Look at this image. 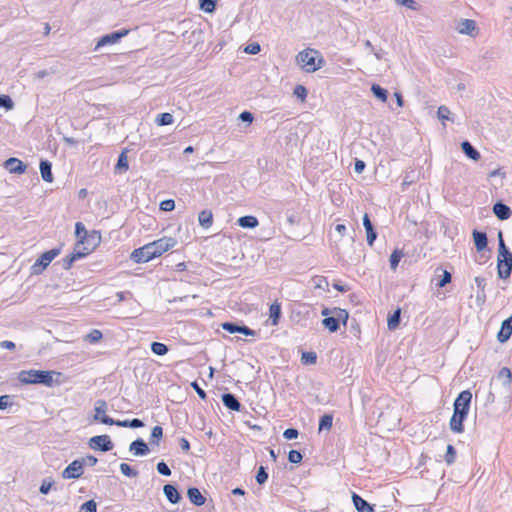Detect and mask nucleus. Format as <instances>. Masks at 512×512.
I'll return each mask as SVG.
<instances>
[{
	"mask_svg": "<svg viewBox=\"0 0 512 512\" xmlns=\"http://www.w3.org/2000/svg\"><path fill=\"white\" fill-rule=\"evenodd\" d=\"M60 376V373L56 371L46 370H22L18 374V380L20 383L28 384H43L47 387H52L59 382L54 380V376Z\"/></svg>",
	"mask_w": 512,
	"mask_h": 512,
	"instance_id": "f257e3e1",
	"label": "nucleus"
},
{
	"mask_svg": "<svg viewBox=\"0 0 512 512\" xmlns=\"http://www.w3.org/2000/svg\"><path fill=\"white\" fill-rule=\"evenodd\" d=\"M497 275L500 279L507 280L512 273V253L506 247L502 231L498 232Z\"/></svg>",
	"mask_w": 512,
	"mask_h": 512,
	"instance_id": "f03ea898",
	"label": "nucleus"
},
{
	"mask_svg": "<svg viewBox=\"0 0 512 512\" xmlns=\"http://www.w3.org/2000/svg\"><path fill=\"white\" fill-rule=\"evenodd\" d=\"M297 65L307 73H313L325 64V60L316 49L307 48L296 55Z\"/></svg>",
	"mask_w": 512,
	"mask_h": 512,
	"instance_id": "7ed1b4c3",
	"label": "nucleus"
},
{
	"mask_svg": "<svg viewBox=\"0 0 512 512\" xmlns=\"http://www.w3.org/2000/svg\"><path fill=\"white\" fill-rule=\"evenodd\" d=\"M59 253L60 249L54 248L41 254V256L31 266L32 274H41L53 259L59 255Z\"/></svg>",
	"mask_w": 512,
	"mask_h": 512,
	"instance_id": "20e7f679",
	"label": "nucleus"
},
{
	"mask_svg": "<svg viewBox=\"0 0 512 512\" xmlns=\"http://www.w3.org/2000/svg\"><path fill=\"white\" fill-rule=\"evenodd\" d=\"M156 257L157 255L155 250L150 243L135 249L130 256L131 260H133L135 263H145Z\"/></svg>",
	"mask_w": 512,
	"mask_h": 512,
	"instance_id": "39448f33",
	"label": "nucleus"
},
{
	"mask_svg": "<svg viewBox=\"0 0 512 512\" xmlns=\"http://www.w3.org/2000/svg\"><path fill=\"white\" fill-rule=\"evenodd\" d=\"M473 240L477 251L480 253V260H477L479 263H485V261L490 257L489 255H485V250L487 249V235L485 232H481L478 230H474L472 233Z\"/></svg>",
	"mask_w": 512,
	"mask_h": 512,
	"instance_id": "423d86ee",
	"label": "nucleus"
},
{
	"mask_svg": "<svg viewBox=\"0 0 512 512\" xmlns=\"http://www.w3.org/2000/svg\"><path fill=\"white\" fill-rule=\"evenodd\" d=\"M113 442L108 435H98L90 438L89 447L93 450L107 452L113 449Z\"/></svg>",
	"mask_w": 512,
	"mask_h": 512,
	"instance_id": "0eeeda50",
	"label": "nucleus"
},
{
	"mask_svg": "<svg viewBox=\"0 0 512 512\" xmlns=\"http://www.w3.org/2000/svg\"><path fill=\"white\" fill-rule=\"evenodd\" d=\"M471 399H472V394L470 391H468V390L462 391L454 401V404H453L454 411L463 413V414H468Z\"/></svg>",
	"mask_w": 512,
	"mask_h": 512,
	"instance_id": "6e6552de",
	"label": "nucleus"
},
{
	"mask_svg": "<svg viewBox=\"0 0 512 512\" xmlns=\"http://www.w3.org/2000/svg\"><path fill=\"white\" fill-rule=\"evenodd\" d=\"M128 33H129V30L123 29V30L112 32L110 34H106V35L102 36L98 40L95 50H98L99 48H101L103 46L116 44L120 39L127 36Z\"/></svg>",
	"mask_w": 512,
	"mask_h": 512,
	"instance_id": "1a4fd4ad",
	"label": "nucleus"
},
{
	"mask_svg": "<svg viewBox=\"0 0 512 512\" xmlns=\"http://www.w3.org/2000/svg\"><path fill=\"white\" fill-rule=\"evenodd\" d=\"M83 474V467L79 459L72 461L63 471V479H78Z\"/></svg>",
	"mask_w": 512,
	"mask_h": 512,
	"instance_id": "9d476101",
	"label": "nucleus"
},
{
	"mask_svg": "<svg viewBox=\"0 0 512 512\" xmlns=\"http://www.w3.org/2000/svg\"><path fill=\"white\" fill-rule=\"evenodd\" d=\"M176 240L172 237H163L150 244L153 246L157 257L176 245Z\"/></svg>",
	"mask_w": 512,
	"mask_h": 512,
	"instance_id": "9b49d317",
	"label": "nucleus"
},
{
	"mask_svg": "<svg viewBox=\"0 0 512 512\" xmlns=\"http://www.w3.org/2000/svg\"><path fill=\"white\" fill-rule=\"evenodd\" d=\"M4 167L12 174H23L26 165L18 158L11 157L4 162Z\"/></svg>",
	"mask_w": 512,
	"mask_h": 512,
	"instance_id": "f8f14e48",
	"label": "nucleus"
},
{
	"mask_svg": "<svg viewBox=\"0 0 512 512\" xmlns=\"http://www.w3.org/2000/svg\"><path fill=\"white\" fill-rule=\"evenodd\" d=\"M455 29L459 34L473 36V32L476 30V23L471 19H462L457 23Z\"/></svg>",
	"mask_w": 512,
	"mask_h": 512,
	"instance_id": "ddd939ff",
	"label": "nucleus"
},
{
	"mask_svg": "<svg viewBox=\"0 0 512 512\" xmlns=\"http://www.w3.org/2000/svg\"><path fill=\"white\" fill-rule=\"evenodd\" d=\"M512 335V315L502 322L501 329L498 332L497 339L500 343L508 341Z\"/></svg>",
	"mask_w": 512,
	"mask_h": 512,
	"instance_id": "4468645a",
	"label": "nucleus"
},
{
	"mask_svg": "<svg viewBox=\"0 0 512 512\" xmlns=\"http://www.w3.org/2000/svg\"><path fill=\"white\" fill-rule=\"evenodd\" d=\"M129 451L134 456H145L149 453V447L141 438L136 439L129 445Z\"/></svg>",
	"mask_w": 512,
	"mask_h": 512,
	"instance_id": "2eb2a0df",
	"label": "nucleus"
},
{
	"mask_svg": "<svg viewBox=\"0 0 512 512\" xmlns=\"http://www.w3.org/2000/svg\"><path fill=\"white\" fill-rule=\"evenodd\" d=\"M467 414L454 411L450 419V429L454 433H462L464 431L463 421L466 419Z\"/></svg>",
	"mask_w": 512,
	"mask_h": 512,
	"instance_id": "dca6fc26",
	"label": "nucleus"
},
{
	"mask_svg": "<svg viewBox=\"0 0 512 512\" xmlns=\"http://www.w3.org/2000/svg\"><path fill=\"white\" fill-rule=\"evenodd\" d=\"M352 501H353V504L355 506V509L358 512H375L374 511V506L369 504L366 500L361 498L356 493L352 494Z\"/></svg>",
	"mask_w": 512,
	"mask_h": 512,
	"instance_id": "f3484780",
	"label": "nucleus"
},
{
	"mask_svg": "<svg viewBox=\"0 0 512 512\" xmlns=\"http://www.w3.org/2000/svg\"><path fill=\"white\" fill-rule=\"evenodd\" d=\"M493 212L499 220H507L511 217L512 211L509 206L502 202H497L493 206Z\"/></svg>",
	"mask_w": 512,
	"mask_h": 512,
	"instance_id": "a211bd4d",
	"label": "nucleus"
},
{
	"mask_svg": "<svg viewBox=\"0 0 512 512\" xmlns=\"http://www.w3.org/2000/svg\"><path fill=\"white\" fill-rule=\"evenodd\" d=\"M363 226L367 234V243L368 245L372 246L377 237V234L374 231L373 225L367 213H365L363 216Z\"/></svg>",
	"mask_w": 512,
	"mask_h": 512,
	"instance_id": "6ab92c4d",
	"label": "nucleus"
},
{
	"mask_svg": "<svg viewBox=\"0 0 512 512\" xmlns=\"http://www.w3.org/2000/svg\"><path fill=\"white\" fill-rule=\"evenodd\" d=\"M187 496L189 500L196 506H202L206 502V498L202 495L200 490L195 487H191L187 490Z\"/></svg>",
	"mask_w": 512,
	"mask_h": 512,
	"instance_id": "aec40b11",
	"label": "nucleus"
},
{
	"mask_svg": "<svg viewBox=\"0 0 512 512\" xmlns=\"http://www.w3.org/2000/svg\"><path fill=\"white\" fill-rule=\"evenodd\" d=\"M328 313H329V310L327 308L322 311L323 316H327ZM322 324L330 332H336L339 329V319L336 317H325L322 320Z\"/></svg>",
	"mask_w": 512,
	"mask_h": 512,
	"instance_id": "412c9836",
	"label": "nucleus"
},
{
	"mask_svg": "<svg viewBox=\"0 0 512 512\" xmlns=\"http://www.w3.org/2000/svg\"><path fill=\"white\" fill-rule=\"evenodd\" d=\"M163 492H164L165 497L167 498V500L170 503L176 504L179 502L180 494L175 486H173L171 484H166L163 487Z\"/></svg>",
	"mask_w": 512,
	"mask_h": 512,
	"instance_id": "4be33fe9",
	"label": "nucleus"
},
{
	"mask_svg": "<svg viewBox=\"0 0 512 512\" xmlns=\"http://www.w3.org/2000/svg\"><path fill=\"white\" fill-rule=\"evenodd\" d=\"M222 402L224 406L233 411H240L241 404L237 398L231 393H225L222 395Z\"/></svg>",
	"mask_w": 512,
	"mask_h": 512,
	"instance_id": "5701e85b",
	"label": "nucleus"
},
{
	"mask_svg": "<svg viewBox=\"0 0 512 512\" xmlns=\"http://www.w3.org/2000/svg\"><path fill=\"white\" fill-rule=\"evenodd\" d=\"M94 411H95V415L93 417L94 421H97V422H101L102 423V419L107 411V403L105 400H102V399H99L95 402L94 404Z\"/></svg>",
	"mask_w": 512,
	"mask_h": 512,
	"instance_id": "b1692460",
	"label": "nucleus"
},
{
	"mask_svg": "<svg viewBox=\"0 0 512 512\" xmlns=\"http://www.w3.org/2000/svg\"><path fill=\"white\" fill-rule=\"evenodd\" d=\"M52 165L47 160H42L40 162V173L41 177L45 182L51 183L53 182V174H52Z\"/></svg>",
	"mask_w": 512,
	"mask_h": 512,
	"instance_id": "393cba45",
	"label": "nucleus"
},
{
	"mask_svg": "<svg viewBox=\"0 0 512 512\" xmlns=\"http://www.w3.org/2000/svg\"><path fill=\"white\" fill-rule=\"evenodd\" d=\"M461 148L468 158L474 161H478L480 159V153L471 145L470 142L463 141L461 143Z\"/></svg>",
	"mask_w": 512,
	"mask_h": 512,
	"instance_id": "a878e982",
	"label": "nucleus"
},
{
	"mask_svg": "<svg viewBox=\"0 0 512 512\" xmlns=\"http://www.w3.org/2000/svg\"><path fill=\"white\" fill-rule=\"evenodd\" d=\"M198 221L203 228H210L213 223V214L210 210H203L198 215Z\"/></svg>",
	"mask_w": 512,
	"mask_h": 512,
	"instance_id": "bb28decb",
	"label": "nucleus"
},
{
	"mask_svg": "<svg viewBox=\"0 0 512 512\" xmlns=\"http://www.w3.org/2000/svg\"><path fill=\"white\" fill-rule=\"evenodd\" d=\"M238 225L242 228H256L259 224L258 219L255 216L247 215L242 216L238 220Z\"/></svg>",
	"mask_w": 512,
	"mask_h": 512,
	"instance_id": "cd10ccee",
	"label": "nucleus"
},
{
	"mask_svg": "<svg viewBox=\"0 0 512 512\" xmlns=\"http://www.w3.org/2000/svg\"><path fill=\"white\" fill-rule=\"evenodd\" d=\"M497 379L500 380L504 387H509L512 381V373L508 367L500 369L497 375Z\"/></svg>",
	"mask_w": 512,
	"mask_h": 512,
	"instance_id": "c85d7f7f",
	"label": "nucleus"
},
{
	"mask_svg": "<svg viewBox=\"0 0 512 512\" xmlns=\"http://www.w3.org/2000/svg\"><path fill=\"white\" fill-rule=\"evenodd\" d=\"M281 314V306L279 303L275 302L270 305L269 308V316L272 320V324L276 325L278 323L279 317Z\"/></svg>",
	"mask_w": 512,
	"mask_h": 512,
	"instance_id": "c756f323",
	"label": "nucleus"
},
{
	"mask_svg": "<svg viewBox=\"0 0 512 512\" xmlns=\"http://www.w3.org/2000/svg\"><path fill=\"white\" fill-rule=\"evenodd\" d=\"M173 121H174V117L170 113H161V114L157 115V117L155 119V123L158 126L170 125L173 123Z\"/></svg>",
	"mask_w": 512,
	"mask_h": 512,
	"instance_id": "7c9ffc66",
	"label": "nucleus"
},
{
	"mask_svg": "<svg viewBox=\"0 0 512 512\" xmlns=\"http://www.w3.org/2000/svg\"><path fill=\"white\" fill-rule=\"evenodd\" d=\"M403 256H404L403 251H401L399 249H395L392 252V254L390 255V259H389L390 267L392 270L395 271L397 269L398 264Z\"/></svg>",
	"mask_w": 512,
	"mask_h": 512,
	"instance_id": "2f4dec72",
	"label": "nucleus"
},
{
	"mask_svg": "<svg viewBox=\"0 0 512 512\" xmlns=\"http://www.w3.org/2000/svg\"><path fill=\"white\" fill-rule=\"evenodd\" d=\"M333 424V416L331 414H325L320 418L319 421V432L323 430H330Z\"/></svg>",
	"mask_w": 512,
	"mask_h": 512,
	"instance_id": "473e14b6",
	"label": "nucleus"
},
{
	"mask_svg": "<svg viewBox=\"0 0 512 512\" xmlns=\"http://www.w3.org/2000/svg\"><path fill=\"white\" fill-rule=\"evenodd\" d=\"M371 91L376 98L380 101L385 102L387 100V90L380 87L379 85L373 84L371 87Z\"/></svg>",
	"mask_w": 512,
	"mask_h": 512,
	"instance_id": "72a5a7b5",
	"label": "nucleus"
},
{
	"mask_svg": "<svg viewBox=\"0 0 512 512\" xmlns=\"http://www.w3.org/2000/svg\"><path fill=\"white\" fill-rule=\"evenodd\" d=\"M151 350L154 354L158 355V356H163L165 354H167L168 352V347L166 344L164 343H161V342H153L151 344Z\"/></svg>",
	"mask_w": 512,
	"mask_h": 512,
	"instance_id": "f704fd0d",
	"label": "nucleus"
},
{
	"mask_svg": "<svg viewBox=\"0 0 512 512\" xmlns=\"http://www.w3.org/2000/svg\"><path fill=\"white\" fill-rule=\"evenodd\" d=\"M130 420H114L109 416H104L102 419V423L105 425H116L119 427H129Z\"/></svg>",
	"mask_w": 512,
	"mask_h": 512,
	"instance_id": "c9c22d12",
	"label": "nucleus"
},
{
	"mask_svg": "<svg viewBox=\"0 0 512 512\" xmlns=\"http://www.w3.org/2000/svg\"><path fill=\"white\" fill-rule=\"evenodd\" d=\"M128 168H129V165H128L127 155H126V152L123 151L118 157L116 169L119 171H121V170L127 171Z\"/></svg>",
	"mask_w": 512,
	"mask_h": 512,
	"instance_id": "e433bc0d",
	"label": "nucleus"
},
{
	"mask_svg": "<svg viewBox=\"0 0 512 512\" xmlns=\"http://www.w3.org/2000/svg\"><path fill=\"white\" fill-rule=\"evenodd\" d=\"M301 361L305 365L315 364L317 361V355L315 352H303L301 356Z\"/></svg>",
	"mask_w": 512,
	"mask_h": 512,
	"instance_id": "4c0bfd02",
	"label": "nucleus"
},
{
	"mask_svg": "<svg viewBox=\"0 0 512 512\" xmlns=\"http://www.w3.org/2000/svg\"><path fill=\"white\" fill-rule=\"evenodd\" d=\"M119 468L121 473L126 477L135 478L138 476V472L131 468L127 463H121Z\"/></svg>",
	"mask_w": 512,
	"mask_h": 512,
	"instance_id": "58836bf2",
	"label": "nucleus"
},
{
	"mask_svg": "<svg viewBox=\"0 0 512 512\" xmlns=\"http://www.w3.org/2000/svg\"><path fill=\"white\" fill-rule=\"evenodd\" d=\"M102 332L98 329H93L90 333L85 336V340L90 343H97L102 339Z\"/></svg>",
	"mask_w": 512,
	"mask_h": 512,
	"instance_id": "ea45409f",
	"label": "nucleus"
},
{
	"mask_svg": "<svg viewBox=\"0 0 512 512\" xmlns=\"http://www.w3.org/2000/svg\"><path fill=\"white\" fill-rule=\"evenodd\" d=\"M217 0H200V8L207 13L215 10Z\"/></svg>",
	"mask_w": 512,
	"mask_h": 512,
	"instance_id": "a19ab883",
	"label": "nucleus"
},
{
	"mask_svg": "<svg viewBox=\"0 0 512 512\" xmlns=\"http://www.w3.org/2000/svg\"><path fill=\"white\" fill-rule=\"evenodd\" d=\"M163 436V429L161 426H155L151 431V443L152 444H159V440Z\"/></svg>",
	"mask_w": 512,
	"mask_h": 512,
	"instance_id": "79ce46f5",
	"label": "nucleus"
},
{
	"mask_svg": "<svg viewBox=\"0 0 512 512\" xmlns=\"http://www.w3.org/2000/svg\"><path fill=\"white\" fill-rule=\"evenodd\" d=\"M400 310H396L389 318H388V328L390 330L395 329L400 322Z\"/></svg>",
	"mask_w": 512,
	"mask_h": 512,
	"instance_id": "37998d69",
	"label": "nucleus"
},
{
	"mask_svg": "<svg viewBox=\"0 0 512 512\" xmlns=\"http://www.w3.org/2000/svg\"><path fill=\"white\" fill-rule=\"evenodd\" d=\"M75 234H76V237L80 239V243L83 244L84 238L87 235V230H86L85 226L83 225V223L77 222L75 224Z\"/></svg>",
	"mask_w": 512,
	"mask_h": 512,
	"instance_id": "c03bdc74",
	"label": "nucleus"
},
{
	"mask_svg": "<svg viewBox=\"0 0 512 512\" xmlns=\"http://www.w3.org/2000/svg\"><path fill=\"white\" fill-rule=\"evenodd\" d=\"M456 459V450L452 445H447V450L445 454V462L448 465H451L455 462Z\"/></svg>",
	"mask_w": 512,
	"mask_h": 512,
	"instance_id": "a18cd8bd",
	"label": "nucleus"
},
{
	"mask_svg": "<svg viewBox=\"0 0 512 512\" xmlns=\"http://www.w3.org/2000/svg\"><path fill=\"white\" fill-rule=\"evenodd\" d=\"M437 115H438V118L442 121H444V120L453 121V119L450 118L451 112H450L449 108L444 105L440 106L438 108Z\"/></svg>",
	"mask_w": 512,
	"mask_h": 512,
	"instance_id": "49530a36",
	"label": "nucleus"
},
{
	"mask_svg": "<svg viewBox=\"0 0 512 512\" xmlns=\"http://www.w3.org/2000/svg\"><path fill=\"white\" fill-rule=\"evenodd\" d=\"M97 504L94 500H89L83 503L80 507V512H96Z\"/></svg>",
	"mask_w": 512,
	"mask_h": 512,
	"instance_id": "de8ad7c7",
	"label": "nucleus"
},
{
	"mask_svg": "<svg viewBox=\"0 0 512 512\" xmlns=\"http://www.w3.org/2000/svg\"><path fill=\"white\" fill-rule=\"evenodd\" d=\"M313 282H314L315 288L323 289V290H326L329 285L327 279L322 276H316L315 278H313Z\"/></svg>",
	"mask_w": 512,
	"mask_h": 512,
	"instance_id": "09e8293b",
	"label": "nucleus"
},
{
	"mask_svg": "<svg viewBox=\"0 0 512 512\" xmlns=\"http://www.w3.org/2000/svg\"><path fill=\"white\" fill-rule=\"evenodd\" d=\"M156 469H157V472L160 474V475H163V476H170L171 475V469L169 468V466L161 461V462H158L157 465H156Z\"/></svg>",
	"mask_w": 512,
	"mask_h": 512,
	"instance_id": "8fccbe9b",
	"label": "nucleus"
},
{
	"mask_svg": "<svg viewBox=\"0 0 512 512\" xmlns=\"http://www.w3.org/2000/svg\"><path fill=\"white\" fill-rule=\"evenodd\" d=\"M14 104L10 96L8 95H0V107L5 108L6 110H11Z\"/></svg>",
	"mask_w": 512,
	"mask_h": 512,
	"instance_id": "3c124183",
	"label": "nucleus"
},
{
	"mask_svg": "<svg viewBox=\"0 0 512 512\" xmlns=\"http://www.w3.org/2000/svg\"><path fill=\"white\" fill-rule=\"evenodd\" d=\"M79 461L81 462L83 468L84 466H95L98 462L97 458L93 455L82 457L79 459Z\"/></svg>",
	"mask_w": 512,
	"mask_h": 512,
	"instance_id": "603ef678",
	"label": "nucleus"
},
{
	"mask_svg": "<svg viewBox=\"0 0 512 512\" xmlns=\"http://www.w3.org/2000/svg\"><path fill=\"white\" fill-rule=\"evenodd\" d=\"M302 454L297 450H291L288 453V460L293 464L300 463L302 461Z\"/></svg>",
	"mask_w": 512,
	"mask_h": 512,
	"instance_id": "864d4df0",
	"label": "nucleus"
},
{
	"mask_svg": "<svg viewBox=\"0 0 512 512\" xmlns=\"http://www.w3.org/2000/svg\"><path fill=\"white\" fill-rule=\"evenodd\" d=\"M267 479L268 473L266 472L265 468L261 466L256 474V481L258 484L262 485L267 481Z\"/></svg>",
	"mask_w": 512,
	"mask_h": 512,
	"instance_id": "5fc2aeb1",
	"label": "nucleus"
},
{
	"mask_svg": "<svg viewBox=\"0 0 512 512\" xmlns=\"http://www.w3.org/2000/svg\"><path fill=\"white\" fill-rule=\"evenodd\" d=\"M294 95L304 101L307 97V89L302 85H297L294 89Z\"/></svg>",
	"mask_w": 512,
	"mask_h": 512,
	"instance_id": "6e6d98bb",
	"label": "nucleus"
},
{
	"mask_svg": "<svg viewBox=\"0 0 512 512\" xmlns=\"http://www.w3.org/2000/svg\"><path fill=\"white\" fill-rule=\"evenodd\" d=\"M222 328L225 331L233 334V333H239L240 325H237V324L231 323V322H225L222 324Z\"/></svg>",
	"mask_w": 512,
	"mask_h": 512,
	"instance_id": "4d7b16f0",
	"label": "nucleus"
},
{
	"mask_svg": "<svg viewBox=\"0 0 512 512\" xmlns=\"http://www.w3.org/2000/svg\"><path fill=\"white\" fill-rule=\"evenodd\" d=\"M12 406V396L2 395L0 396V410H5Z\"/></svg>",
	"mask_w": 512,
	"mask_h": 512,
	"instance_id": "13d9d810",
	"label": "nucleus"
},
{
	"mask_svg": "<svg viewBox=\"0 0 512 512\" xmlns=\"http://www.w3.org/2000/svg\"><path fill=\"white\" fill-rule=\"evenodd\" d=\"M396 2V4L398 5H401V6H405L411 10H417L418 7H417V3L415 0H394Z\"/></svg>",
	"mask_w": 512,
	"mask_h": 512,
	"instance_id": "bf43d9fd",
	"label": "nucleus"
},
{
	"mask_svg": "<svg viewBox=\"0 0 512 512\" xmlns=\"http://www.w3.org/2000/svg\"><path fill=\"white\" fill-rule=\"evenodd\" d=\"M174 208H175V202L172 199H167L160 203V209L162 211H172Z\"/></svg>",
	"mask_w": 512,
	"mask_h": 512,
	"instance_id": "052dcab7",
	"label": "nucleus"
},
{
	"mask_svg": "<svg viewBox=\"0 0 512 512\" xmlns=\"http://www.w3.org/2000/svg\"><path fill=\"white\" fill-rule=\"evenodd\" d=\"M476 305L481 308L486 302V293L485 291L478 290L475 296Z\"/></svg>",
	"mask_w": 512,
	"mask_h": 512,
	"instance_id": "680f3d73",
	"label": "nucleus"
},
{
	"mask_svg": "<svg viewBox=\"0 0 512 512\" xmlns=\"http://www.w3.org/2000/svg\"><path fill=\"white\" fill-rule=\"evenodd\" d=\"M451 274L450 272L444 270L443 271V275H442V278L440 279V281L437 283V286L442 288L444 287L445 285H447L448 283L451 282Z\"/></svg>",
	"mask_w": 512,
	"mask_h": 512,
	"instance_id": "e2e57ef3",
	"label": "nucleus"
},
{
	"mask_svg": "<svg viewBox=\"0 0 512 512\" xmlns=\"http://www.w3.org/2000/svg\"><path fill=\"white\" fill-rule=\"evenodd\" d=\"M298 430L294 428H288L284 431L283 436L287 440L295 439L298 437Z\"/></svg>",
	"mask_w": 512,
	"mask_h": 512,
	"instance_id": "0e129e2a",
	"label": "nucleus"
},
{
	"mask_svg": "<svg viewBox=\"0 0 512 512\" xmlns=\"http://www.w3.org/2000/svg\"><path fill=\"white\" fill-rule=\"evenodd\" d=\"M53 485V481L43 480L39 491L41 494H48Z\"/></svg>",
	"mask_w": 512,
	"mask_h": 512,
	"instance_id": "69168bd1",
	"label": "nucleus"
},
{
	"mask_svg": "<svg viewBox=\"0 0 512 512\" xmlns=\"http://www.w3.org/2000/svg\"><path fill=\"white\" fill-rule=\"evenodd\" d=\"M239 119L242 121V122H246L248 124H251L254 117H253V114L249 111H244L242 113H240L239 115Z\"/></svg>",
	"mask_w": 512,
	"mask_h": 512,
	"instance_id": "338daca9",
	"label": "nucleus"
},
{
	"mask_svg": "<svg viewBox=\"0 0 512 512\" xmlns=\"http://www.w3.org/2000/svg\"><path fill=\"white\" fill-rule=\"evenodd\" d=\"M191 386L193 387V389L195 390V392L201 399H203V400L206 399V397H207L206 392L199 386V384L196 381L192 382Z\"/></svg>",
	"mask_w": 512,
	"mask_h": 512,
	"instance_id": "774afa93",
	"label": "nucleus"
}]
</instances>
